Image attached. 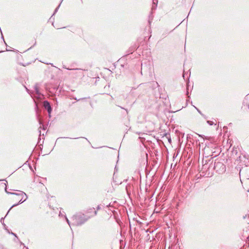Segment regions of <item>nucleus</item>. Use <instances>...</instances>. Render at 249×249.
Returning a JSON list of instances; mask_svg holds the SVG:
<instances>
[{
  "label": "nucleus",
  "instance_id": "f257e3e1",
  "mask_svg": "<svg viewBox=\"0 0 249 249\" xmlns=\"http://www.w3.org/2000/svg\"><path fill=\"white\" fill-rule=\"evenodd\" d=\"M14 196L12 198V200L15 201H18V202L15 204H14L11 208L13 207L17 206L19 203H21L25 201L27 198V195L25 193L23 192H20L17 194L11 193Z\"/></svg>",
  "mask_w": 249,
  "mask_h": 249
},
{
  "label": "nucleus",
  "instance_id": "f03ea898",
  "mask_svg": "<svg viewBox=\"0 0 249 249\" xmlns=\"http://www.w3.org/2000/svg\"><path fill=\"white\" fill-rule=\"evenodd\" d=\"M85 220H83L82 216L81 215H75L72 217V224L79 225L83 224Z\"/></svg>",
  "mask_w": 249,
  "mask_h": 249
},
{
  "label": "nucleus",
  "instance_id": "20e7f679",
  "mask_svg": "<svg viewBox=\"0 0 249 249\" xmlns=\"http://www.w3.org/2000/svg\"><path fill=\"white\" fill-rule=\"evenodd\" d=\"M92 210H93V214L91 215V216L94 215L96 214V211H95L94 209Z\"/></svg>",
  "mask_w": 249,
  "mask_h": 249
},
{
  "label": "nucleus",
  "instance_id": "7ed1b4c3",
  "mask_svg": "<svg viewBox=\"0 0 249 249\" xmlns=\"http://www.w3.org/2000/svg\"><path fill=\"white\" fill-rule=\"evenodd\" d=\"M44 106L48 110V112H49L50 111V110H51V107L48 101H44Z\"/></svg>",
  "mask_w": 249,
  "mask_h": 249
},
{
  "label": "nucleus",
  "instance_id": "39448f33",
  "mask_svg": "<svg viewBox=\"0 0 249 249\" xmlns=\"http://www.w3.org/2000/svg\"><path fill=\"white\" fill-rule=\"evenodd\" d=\"M67 222H68V224H69V225H70V223H69V220H68V219H67Z\"/></svg>",
  "mask_w": 249,
  "mask_h": 249
}]
</instances>
